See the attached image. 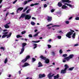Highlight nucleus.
<instances>
[{
    "label": "nucleus",
    "instance_id": "obj_1",
    "mask_svg": "<svg viewBox=\"0 0 79 79\" xmlns=\"http://www.w3.org/2000/svg\"><path fill=\"white\" fill-rule=\"evenodd\" d=\"M8 33V32H4L3 33V35L2 36V38L4 39L7 37V39H8L9 37H10L11 35V33H10L9 35L7 34Z\"/></svg>",
    "mask_w": 79,
    "mask_h": 79
},
{
    "label": "nucleus",
    "instance_id": "obj_2",
    "mask_svg": "<svg viewBox=\"0 0 79 79\" xmlns=\"http://www.w3.org/2000/svg\"><path fill=\"white\" fill-rule=\"evenodd\" d=\"M22 48L21 50L20 54H22L24 52V47L27 45V44L25 43H22Z\"/></svg>",
    "mask_w": 79,
    "mask_h": 79
},
{
    "label": "nucleus",
    "instance_id": "obj_3",
    "mask_svg": "<svg viewBox=\"0 0 79 79\" xmlns=\"http://www.w3.org/2000/svg\"><path fill=\"white\" fill-rule=\"evenodd\" d=\"M74 57V55L73 54H70L69 56H67L66 57L64 58V60H66L67 61H69L70 59L73 58Z\"/></svg>",
    "mask_w": 79,
    "mask_h": 79
},
{
    "label": "nucleus",
    "instance_id": "obj_4",
    "mask_svg": "<svg viewBox=\"0 0 79 79\" xmlns=\"http://www.w3.org/2000/svg\"><path fill=\"white\" fill-rule=\"evenodd\" d=\"M73 34V33L72 32L69 31V32H68L67 34H66V37H68V38L69 39H70V38H71V35Z\"/></svg>",
    "mask_w": 79,
    "mask_h": 79
},
{
    "label": "nucleus",
    "instance_id": "obj_5",
    "mask_svg": "<svg viewBox=\"0 0 79 79\" xmlns=\"http://www.w3.org/2000/svg\"><path fill=\"white\" fill-rule=\"evenodd\" d=\"M39 79H42L43 77H45V74H39Z\"/></svg>",
    "mask_w": 79,
    "mask_h": 79
},
{
    "label": "nucleus",
    "instance_id": "obj_6",
    "mask_svg": "<svg viewBox=\"0 0 79 79\" xmlns=\"http://www.w3.org/2000/svg\"><path fill=\"white\" fill-rule=\"evenodd\" d=\"M47 20L48 22H51L52 20V17L51 16H47Z\"/></svg>",
    "mask_w": 79,
    "mask_h": 79
},
{
    "label": "nucleus",
    "instance_id": "obj_7",
    "mask_svg": "<svg viewBox=\"0 0 79 79\" xmlns=\"http://www.w3.org/2000/svg\"><path fill=\"white\" fill-rule=\"evenodd\" d=\"M25 19L29 20L31 18V16L29 15H25Z\"/></svg>",
    "mask_w": 79,
    "mask_h": 79
},
{
    "label": "nucleus",
    "instance_id": "obj_8",
    "mask_svg": "<svg viewBox=\"0 0 79 79\" xmlns=\"http://www.w3.org/2000/svg\"><path fill=\"white\" fill-rule=\"evenodd\" d=\"M10 24H11V22H9V23H8L6 25H5L4 26V27H5V28H6V29H8V28H9L10 26H9V25H8Z\"/></svg>",
    "mask_w": 79,
    "mask_h": 79
},
{
    "label": "nucleus",
    "instance_id": "obj_9",
    "mask_svg": "<svg viewBox=\"0 0 79 79\" xmlns=\"http://www.w3.org/2000/svg\"><path fill=\"white\" fill-rule=\"evenodd\" d=\"M62 3H71V1H69V0H62Z\"/></svg>",
    "mask_w": 79,
    "mask_h": 79
},
{
    "label": "nucleus",
    "instance_id": "obj_10",
    "mask_svg": "<svg viewBox=\"0 0 79 79\" xmlns=\"http://www.w3.org/2000/svg\"><path fill=\"white\" fill-rule=\"evenodd\" d=\"M29 63H28L25 62L24 64V65L22 66V67H23V68H24V67H26V66H29Z\"/></svg>",
    "mask_w": 79,
    "mask_h": 79
},
{
    "label": "nucleus",
    "instance_id": "obj_11",
    "mask_svg": "<svg viewBox=\"0 0 79 79\" xmlns=\"http://www.w3.org/2000/svg\"><path fill=\"white\" fill-rule=\"evenodd\" d=\"M26 17V14H22L21 15V16L19 17V19H20L21 18H24V17Z\"/></svg>",
    "mask_w": 79,
    "mask_h": 79
},
{
    "label": "nucleus",
    "instance_id": "obj_12",
    "mask_svg": "<svg viewBox=\"0 0 79 79\" xmlns=\"http://www.w3.org/2000/svg\"><path fill=\"white\" fill-rule=\"evenodd\" d=\"M32 0H28L27 1H25L24 2V3H23V5H26L27 3V2H31Z\"/></svg>",
    "mask_w": 79,
    "mask_h": 79
},
{
    "label": "nucleus",
    "instance_id": "obj_13",
    "mask_svg": "<svg viewBox=\"0 0 79 79\" xmlns=\"http://www.w3.org/2000/svg\"><path fill=\"white\" fill-rule=\"evenodd\" d=\"M66 73V70L65 69H64V70H61L60 73L61 74H65Z\"/></svg>",
    "mask_w": 79,
    "mask_h": 79
},
{
    "label": "nucleus",
    "instance_id": "obj_14",
    "mask_svg": "<svg viewBox=\"0 0 79 79\" xmlns=\"http://www.w3.org/2000/svg\"><path fill=\"white\" fill-rule=\"evenodd\" d=\"M23 10V7H20L17 10V13H18V11H22Z\"/></svg>",
    "mask_w": 79,
    "mask_h": 79
},
{
    "label": "nucleus",
    "instance_id": "obj_15",
    "mask_svg": "<svg viewBox=\"0 0 79 79\" xmlns=\"http://www.w3.org/2000/svg\"><path fill=\"white\" fill-rule=\"evenodd\" d=\"M38 64L39 65L38 66V67H41L42 66H43V64H42V63L40 62H39Z\"/></svg>",
    "mask_w": 79,
    "mask_h": 79
},
{
    "label": "nucleus",
    "instance_id": "obj_16",
    "mask_svg": "<svg viewBox=\"0 0 79 79\" xmlns=\"http://www.w3.org/2000/svg\"><path fill=\"white\" fill-rule=\"evenodd\" d=\"M63 4L61 3V2H60L58 3V6H59V7H61V6H62Z\"/></svg>",
    "mask_w": 79,
    "mask_h": 79
},
{
    "label": "nucleus",
    "instance_id": "obj_17",
    "mask_svg": "<svg viewBox=\"0 0 79 79\" xmlns=\"http://www.w3.org/2000/svg\"><path fill=\"white\" fill-rule=\"evenodd\" d=\"M39 3H35V4H30V6H34V5H39Z\"/></svg>",
    "mask_w": 79,
    "mask_h": 79
},
{
    "label": "nucleus",
    "instance_id": "obj_18",
    "mask_svg": "<svg viewBox=\"0 0 79 79\" xmlns=\"http://www.w3.org/2000/svg\"><path fill=\"white\" fill-rule=\"evenodd\" d=\"M54 75H55V74H53V75H51V73H49L48 75L47 76L48 77V78L50 79V78H51Z\"/></svg>",
    "mask_w": 79,
    "mask_h": 79
},
{
    "label": "nucleus",
    "instance_id": "obj_19",
    "mask_svg": "<svg viewBox=\"0 0 79 79\" xmlns=\"http://www.w3.org/2000/svg\"><path fill=\"white\" fill-rule=\"evenodd\" d=\"M45 62L46 64L49 63L50 62V60L48 59H46L45 60Z\"/></svg>",
    "mask_w": 79,
    "mask_h": 79
},
{
    "label": "nucleus",
    "instance_id": "obj_20",
    "mask_svg": "<svg viewBox=\"0 0 79 79\" xmlns=\"http://www.w3.org/2000/svg\"><path fill=\"white\" fill-rule=\"evenodd\" d=\"M40 58H41L42 60H45L46 59V57H44L43 56V55H41L40 56Z\"/></svg>",
    "mask_w": 79,
    "mask_h": 79
},
{
    "label": "nucleus",
    "instance_id": "obj_21",
    "mask_svg": "<svg viewBox=\"0 0 79 79\" xmlns=\"http://www.w3.org/2000/svg\"><path fill=\"white\" fill-rule=\"evenodd\" d=\"M67 6L65 5H63L62 7V9H66Z\"/></svg>",
    "mask_w": 79,
    "mask_h": 79
},
{
    "label": "nucleus",
    "instance_id": "obj_22",
    "mask_svg": "<svg viewBox=\"0 0 79 79\" xmlns=\"http://www.w3.org/2000/svg\"><path fill=\"white\" fill-rule=\"evenodd\" d=\"M64 67L65 68L64 69H65L66 70H67V69L69 68V66H68L67 64H65Z\"/></svg>",
    "mask_w": 79,
    "mask_h": 79
},
{
    "label": "nucleus",
    "instance_id": "obj_23",
    "mask_svg": "<svg viewBox=\"0 0 79 79\" xmlns=\"http://www.w3.org/2000/svg\"><path fill=\"white\" fill-rule=\"evenodd\" d=\"M33 45L34 46V47H33L34 49H35V48H36L37 47V45L36 44H33Z\"/></svg>",
    "mask_w": 79,
    "mask_h": 79
},
{
    "label": "nucleus",
    "instance_id": "obj_24",
    "mask_svg": "<svg viewBox=\"0 0 79 79\" xmlns=\"http://www.w3.org/2000/svg\"><path fill=\"white\" fill-rule=\"evenodd\" d=\"M30 58V56H27L26 58H25V59L27 60H27H28V59Z\"/></svg>",
    "mask_w": 79,
    "mask_h": 79
},
{
    "label": "nucleus",
    "instance_id": "obj_25",
    "mask_svg": "<svg viewBox=\"0 0 79 79\" xmlns=\"http://www.w3.org/2000/svg\"><path fill=\"white\" fill-rule=\"evenodd\" d=\"M74 68V67H72V68H69V71H73V69Z\"/></svg>",
    "mask_w": 79,
    "mask_h": 79
},
{
    "label": "nucleus",
    "instance_id": "obj_26",
    "mask_svg": "<svg viewBox=\"0 0 79 79\" xmlns=\"http://www.w3.org/2000/svg\"><path fill=\"white\" fill-rule=\"evenodd\" d=\"M40 40H39L38 41H32V42H34V43H39V42H40Z\"/></svg>",
    "mask_w": 79,
    "mask_h": 79
},
{
    "label": "nucleus",
    "instance_id": "obj_27",
    "mask_svg": "<svg viewBox=\"0 0 79 79\" xmlns=\"http://www.w3.org/2000/svg\"><path fill=\"white\" fill-rule=\"evenodd\" d=\"M7 61H8V59L7 58H6L4 61V63L5 64H6V63H7Z\"/></svg>",
    "mask_w": 79,
    "mask_h": 79
},
{
    "label": "nucleus",
    "instance_id": "obj_28",
    "mask_svg": "<svg viewBox=\"0 0 79 79\" xmlns=\"http://www.w3.org/2000/svg\"><path fill=\"white\" fill-rule=\"evenodd\" d=\"M27 8H28V6L27 7L25 8L23 10V12H25L27 10Z\"/></svg>",
    "mask_w": 79,
    "mask_h": 79
},
{
    "label": "nucleus",
    "instance_id": "obj_29",
    "mask_svg": "<svg viewBox=\"0 0 79 79\" xmlns=\"http://www.w3.org/2000/svg\"><path fill=\"white\" fill-rule=\"evenodd\" d=\"M0 49L3 50V51H5V50L6 48L5 47H1L0 48Z\"/></svg>",
    "mask_w": 79,
    "mask_h": 79
},
{
    "label": "nucleus",
    "instance_id": "obj_30",
    "mask_svg": "<svg viewBox=\"0 0 79 79\" xmlns=\"http://www.w3.org/2000/svg\"><path fill=\"white\" fill-rule=\"evenodd\" d=\"M36 61V59L34 58H32V62L33 63L34 62V61Z\"/></svg>",
    "mask_w": 79,
    "mask_h": 79
},
{
    "label": "nucleus",
    "instance_id": "obj_31",
    "mask_svg": "<svg viewBox=\"0 0 79 79\" xmlns=\"http://www.w3.org/2000/svg\"><path fill=\"white\" fill-rule=\"evenodd\" d=\"M31 24L32 26H34L35 25V23L33 22H31Z\"/></svg>",
    "mask_w": 79,
    "mask_h": 79
},
{
    "label": "nucleus",
    "instance_id": "obj_32",
    "mask_svg": "<svg viewBox=\"0 0 79 79\" xmlns=\"http://www.w3.org/2000/svg\"><path fill=\"white\" fill-rule=\"evenodd\" d=\"M75 36H76V33H74L72 36V37L74 39L75 38Z\"/></svg>",
    "mask_w": 79,
    "mask_h": 79
},
{
    "label": "nucleus",
    "instance_id": "obj_33",
    "mask_svg": "<svg viewBox=\"0 0 79 79\" xmlns=\"http://www.w3.org/2000/svg\"><path fill=\"white\" fill-rule=\"evenodd\" d=\"M27 61V60L26 59H25L23 60H22L21 62H22V63H24V62H26V61Z\"/></svg>",
    "mask_w": 79,
    "mask_h": 79
},
{
    "label": "nucleus",
    "instance_id": "obj_34",
    "mask_svg": "<svg viewBox=\"0 0 79 79\" xmlns=\"http://www.w3.org/2000/svg\"><path fill=\"white\" fill-rule=\"evenodd\" d=\"M31 11V9H29L28 10H27L26 13L27 14L29 13V11Z\"/></svg>",
    "mask_w": 79,
    "mask_h": 79
},
{
    "label": "nucleus",
    "instance_id": "obj_35",
    "mask_svg": "<svg viewBox=\"0 0 79 79\" xmlns=\"http://www.w3.org/2000/svg\"><path fill=\"white\" fill-rule=\"evenodd\" d=\"M38 34H39V33H37L33 35V37H36V36H38Z\"/></svg>",
    "mask_w": 79,
    "mask_h": 79
},
{
    "label": "nucleus",
    "instance_id": "obj_36",
    "mask_svg": "<svg viewBox=\"0 0 79 79\" xmlns=\"http://www.w3.org/2000/svg\"><path fill=\"white\" fill-rule=\"evenodd\" d=\"M26 31H23L21 32L22 34H26Z\"/></svg>",
    "mask_w": 79,
    "mask_h": 79
},
{
    "label": "nucleus",
    "instance_id": "obj_37",
    "mask_svg": "<svg viewBox=\"0 0 79 79\" xmlns=\"http://www.w3.org/2000/svg\"><path fill=\"white\" fill-rule=\"evenodd\" d=\"M59 53L60 54H62L63 53V51H62V49H60L59 51Z\"/></svg>",
    "mask_w": 79,
    "mask_h": 79
},
{
    "label": "nucleus",
    "instance_id": "obj_38",
    "mask_svg": "<svg viewBox=\"0 0 79 79\" xmlns=\"http://www.w3.org/2000/svg\"><path fill=\"white\" fill-rule=\"evenodd\" d=\"M16 37L17 38H19L20 37H22V36H20V35H17Z\"/></svg>",
    "mask_w": 79,
    "mask_h": 79
},
{
    "label": "nucleus",
    "instance_id": "obj_39",
    "mask_svg": "<svg viewBox=\"0 0 79 79\" xmlns=\"http://www.w3.org/2000/svg\"><path fill=\"white\" fill-rule=\"evenodd\" d=\"M67 56H68V55H67V54H65L63 55V56H64V57H66Z\"/></svg>",
    "mask_w": 79,
    "mask_h": 79
},
{
    "label": "nucleus",
    "instance_id": "obj_40",
    "mask_svg": "<svg viewBox=\"0 0 79 79\" xmlns=\"http://www.w3.org/2000/svg\"><path fill=\"white\" fill-rule=\"evenodd\" d=\"M67 6H69L70 7H72L73 6H72V5H71V4H67Z\"/></svg>",
    "mask_w": 79,
    "mask_h": 79
},
{
    "label": "nucleus",
    "instance_id": "obj_41",
    "mask_svg": "<svg viewBox=\"0 0 79 79\" xmlns=\"http://www.w3.org/2000/svg\"><path fill=\"white\" fill-rule=\"evenodd\" d=\"M52 27H60V25H53L52 26Z\"/></svg>",
    "mask_w": 79,
    "mask_h": 79
},
{
    "label": "nucleus",
    "instance_id": "obj_42",
    "mask_svg": "<svg viewBox=\"0 0 79 79\" xmlns=\"http://www.w3.org/2000/svg\"><path fill=\"white\" fill-rule=\"evenodd\" d=\"M57 37L59 39H61V36H58Z\"/></svg>",
    "mask_w": 79,
    "mask_h": 79
},
{
    "label": "nucleus",
    "instance_id": "obj_43",
    "mask_svg": "<svg viewBox=\"0 0 79 79\" xmlns=\"http://www.w3.org/2000/svg\"><path fill=\"white\" fill-rule=\"evenodd\" d=\"M48 48H51L52 47V46H51V45H50L49 44H48Z\"/></svg>",
    "mask_w": 79,
    "mask_h": 79
},
{
    "label": "nucleus",
    "instance_id": "obj_44",
    "mask_svg": "<svg viewBox=\"0 0 79 79\" xmlns=\"http://www.w3.org/2000/svg\"><path fill=\"white\" fill-rule=\"evenodd\" d=\"M50 25H53V24L52 23H51V24H49L48 25L46 26L47 27H49V26H50Z\"/></svg>",
    "mask_w": 79,
    "mask_h": 79
},
{
    "label": "nucleus",
    "instance_id": "obj_45",
    "mask_svg": "<svg viewBox=\"0 0 79 79\" xmlns=\"http://www.w3.org/2000/svg\"><path fill=\"white\" fill-rule=\"evenodd\" d=\"M56 77L58 78H59V77H60V76H59V74H57L56 76Z\"/></svg>",
    "mask_w": 79,
    "mask_h": 79
},
{
    "label": "nucleus",
    "instance_id": "obj_46",
    "mask_svg": "<svg viewBox=\"0 0 79 79\" xmlns=\"http://www.w3.org/2000/svg\"><path fill=\"white\" fill-rule=\"evenodd\" d=\"M29 37H31L32 38V35L31 34H29L28 35Z\"/></svg>",
    "mask_w": 79,
    "mask_h": 79
},
{
    "label": "nucleus",
    "instance_id": "obj_47",
    "mask_svg": "<svg viewBox=\"0 0 79 79\" xmlns=\"http://www.w3.org/2000/svg\"><path fill=\"white\" fill-rule=\"evenodd\" d=\"M18 1L17 0H15L14 2H13V4H15V3H16V2Z\"/></svg>",
    "mask_w": 79,
    "mask_h": 79
},
{
    "label": "nucleus",
    "instance_id": "obj_48",
    "mask_svg": "<svg viewBox=\"0 0 79 79\" xmlns=\"http://www.w3.org/2000/svg\"><path fill=\"white\" fill-rule=\"evenodd\" d=\"M66 24H69V22L68 21H66Z\"/></svg>",
    "mask_w": 79,
    "mask_h": 79
},
{
    "label": "nucleus",
    "instance_id": "obj_49",
    "mask_svg": "<svg viewBox=\"0 0 79 79\" xmlns=\"http://www.w3.org/2000/svg\"><path fill=\"white\" fill-rule=\"evenodd\" d=\"M46 7H47V5L46 4H45L44 5V7L46 8Z\"/></svg>",
    "mask_w": 79,
    "mask_h": 79
},
{
    "label": "nucleus",
    "instance_id": "obj_50",
    "mask_svg": "<svg viewBox=\"0 0 79 79\" xmlns=\"http://www.w3.org/2000/svg\"><path fill=\"white\" fill-rule=\"evenodd\" d=\"M9 14V12H7L6 13V17L5 18H6V16H7Z\"/></svg>",
    "mask_w": 79,
    "mask_h": 79
},
{
    "label": "nucleus",
    "instance_id": "obj_51",
    "mask_svg": "<svg viewBox=\"0 0 79 79\" xmlns=\"http://www.w3.org/2000/svg\"><path fill=\"white\" fill-rule=\"evenodd\" d=\"M54 11H55V10L54 9H52L51 10V12L53 13V12H54Z\"/></svg>",
    "mask_w": 79,
    "mask_h": 79
},
{
    "label": "nucleus",
    "instance_id": "obj_52",
    "mask_svg": "<svg viewBox=\"0 0 79 79\" xmlns=\"http://www.w3.org/2000/svg\"><path fill=\"white\" fill-rule=\"evenodd\" d=\"M75 47H77V46H79V44H76L74 45Z\"/></svg>",
    "mask_w": 79,
    "mask_h": 79
},
{
    "label": "nucleus",
    "instance_id": "obj_53",
    "mask_svg": "<svg viewBox=\"0 0 79 79\" xmlns=\"http://www.w3.org/2000/svg\"><path fill=\"white\" fill-rule=\"evenodd\" d=\"M75 19L76 20H79V17H76Z\"/></svg>",
    "mask_w": 79,
    "mask_h": 79
},
{
    "label": "nucleus",
    "instance_id": "obj_54",
    "mask_svg": "<svg viewBox=\"0 0 79 79\" xmlns=\"http://www.w3.org/2000/svg\"><path fill=\"white\" fill-rule=\"evenodd\" d=\"M52 55L53 56H55V52H52Z\"/></svg>",
    "mask_w": 79,
    "mask_h": 79
},
{
    "label": "nucleus",
    "instance_id": "obj_55",
    "mask_svg": "<svg viewBox=\"0 0 79 79\" xmlns=\"http://www.w3.org/2000/svg\"><path fill=\"white\" fill-rule=\"evenodd\" d=\"M70 31H71V32H73V33L74 32V31L72 30L71 29H70Z\"/></svg>",
    "mask_w": 79,
    "mask_h": 79
},
{
    "label": "nucleus",
    "instance_id": "obj_56",
    "mask_svg": "<svg viewBox=\"0 0 79 79\" xmlns=\"http://www.w3.org/2000/svg\"><path fill=\"white\" fill-rule=\"evenodd\" d=\"M54 79H58L57 77H56V76H54Z\"/></svg>",
    "mask_w": 79,
    "mask_h": 79
},
{
    "label": "nucleus",
    "instance_id": "obj_57",
    "mask_svg": "<svg viewBox=\"0 0 79 79\" xmlns=\"http://www.w3.org/2000/svg\"><path fill=\"white\" fill-rule=\"evenodd\" d=\"M72 18H73V17H71L70 18H69V20H70V19H72Z\"/></svg>",
    "mask_w": 79,
    "mask_h": 79
},
{
    "label": "nucleus",
    "instance_id": "obj_58",
    "mask_svg": "<svg viewBox=\"0 0 79 79\" xmlns=\"http://www.w3.org/2000/svg\"><path fill=\"white\" fill-rule=\"evenodd\" d=\"M19 74H20L21 73V70L19 71Z\"/></svg>",
    "mask_w": 79,
    "mask_h": 79
},
{
    "label": "nucleus",
    "instance_id": "obj_59",
    "mask_svg": "<svg viewBox=\"0 0 79 79\" xmlns=\"http://www.w3.org/2000/svg\"><path fill=\"white\" fill-rule=\"evenodd\" d=\"M7 31V30H6V29L4 30H3V31L4 32H6V31Z\"/></svg>",
    "mask_w": 79,
    "mask_h": 79
},
{
    "label": "nucleus",
    "instance_id": "obj_60",
    "mask_svg": "<svg viewBox=\"0 0 79 79\" xmlns=\"http://www.w3.org/2000/svg\"><path fill=\"white\" fill-rule=\"evenodd\" d=\"M63 63H65L66 62V60H63Z\"/></svg>",
    "mask_w": 79,
    "mask_h": 79
},
{
    "label": "nucleus",
    "instance_id": "obj_61",
    "mask_svg": "<svg viewBox=\"0 0 79 79\" xmlns=\"http://www.w3.org/2000/svg\"><path fill=\"white\" fill-rule=\"evenodd\" d=\"M38 31L37 29H35V32H37V31Z\"/></svg>",
    "mask_w": 79,
    "mask_h": 79
},
{
    "label": "nucleus",
    "instance_id": "obj_62",
    "mask_svg": "<svg viewBox=\"0 0 79 79\" xmlns=\"http://www.w3.org/2000/svg\"><path fill=\"white\" fill-rule=\"evenodd\" d=\"M32 19H35V18L34 17L32 18Z\"/></svg>",
    "mask_w": 79,
    "mask_h": 79
},
{
    "label": "nucleus",
    "instance_id": "obj_63",
    "mask_svg": "<svg viewBox=\"0 0 79 79\" xmlns=\"http://www.w3.org/2000/svg\"><path fill=\"white\" fill-rule=\"evenodd\" d=\"M51 41H52V39H50L48 40V42H51Z\"/></svg>",
    "mask_w": 79,
    "mask_h": 79
},
{
    "label": "nucleus",
    "instance_id": "obj_64",
    "mask_svg": "<svg viewBox=\"0 0 79 79\" xmlns=\"http://www.w3.org/2000/svg\"><path fill=\"white\" fill-rule=\"evenodd\" d=\"M62 32V31H58L59 33H61V32Z\"/></svg>",
    "mask_w": 79,
    "mask_h": 79
}]
</instances>
